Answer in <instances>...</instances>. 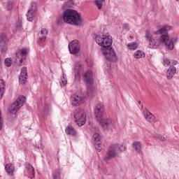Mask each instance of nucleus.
Returning <instances> with one entry per match:
<instances>
[{
	"instance_id": "nucleus-1",
	"label": "nucleus",
	"mask_w": 179,
	"mask_h": 179,
	"mask_svg": "<svg viewBox=\"0 0 179 179\" xmlns=\"http://www.w3.org/2000/svg\"><path fill=\"white\" fill-rule=\"evenodd\" d=\"M94 37L96 43L102 47V54L106 59L110 62H117L118 61V57H117L115 51L111 47L113 45V39L111 37L108 35H103L101 36L96 34H94Z\"/></svg>"
},
{
	"instance_id": "nucleus-2",
	"label": "nucleus",
	"mask_w": 179,
	"mask_h": 179,
	"mask_svg": "<svg viewBox=\"0 0 179 179\" xmlns=\"http://www.w3.org/2000/svg\"><path fill=\"white\" fill-rule=\"evenodd\" d=\"M145 38L148 41V48L156 49L160 45V43H165V45L168 50H174V42L173 40L169 39V34H162L159 38L153 37V34L150 33V31L145 30Z\"/></svg>"
},
{
	"instance_id": "nucleus-3",
	"label": "nucleus",
	"mask_w": 179,
	"mask_h": 179,
	"mask_svg": "<svg viewBox=\"0 0 179 179\" xmlns=\"http://www.w3.org/2000/svg\"><path fill=\"white\" fill-rule=\"evenodd\" d=\"M63 20L64 23L79 26L82 23V18L78 11L71 9H66L63 13Z\"/></svg>"
},
{
	"instance_id": "nucleus-4",
	"label": "nucleus",
	"mask_w": 179,
	"mask_h": 179,
	"mask_svg": "<svg viewBox=\"0 0 179 179\" xmlns=\"http://www.w3.org/2000/svg\"><path fill=\"white\" fill-rule=\"evenodd\" d=\"M24 103H26V96L21 95L11 104L8 110V121L12 122L13 120H15L16 113L19 111V109L21 108V107H23Z\"/></svg>"
},
{
	"instance_id": "nucleus-5",
	"label": "nucleus",
	"mask_w": 179,
	"mask_h": 179,
	"mask_svg": "<svg viewBox=\"0 0 179 179\" xmlns=\"http://www.w3.org/2000/svg\"><path fill=\"white\" fill-rule=\"evenodd\" d=\"M124 150H127V147L122 145H120L118 143L112 144L110 145L106 153L103 162H105V163H108L110 160L118 156V152H124Z\"/></svg>"
},
{
	"instance_id": "nucleus-6",
	"label": "nucleus",
	"mask_w": 179,
	"mask_h": 179,
	"mask_svg": "<svg viewBox=\"0 0 179 179\" xmlns=\"http://www.w3.org/2000/svg\"><path fill=\"white\" fill-rule=\"evenodd\" d=\"M103 114H104V105L103 103H98L94 108V115L95 118L100 125L103 128L107 129L110 124H111V120L103 118Z\"/></svg>"
},
{
	"instance_id": "nucleus-7",
	"label": "nucleus",
	"mask_w": 179,
	"mask_h": 179,
	"mask_svg": "<svg viewBox=\"0 0 179 179\" xmlns=\"http://www.w3.org/2000/svg\"><path fill=\"white\" fill-rule=\"evenodd\" d=\"M73 114L78 127H82L86 124V114H85V111L83 110L80 108L76 109Z\"/></svg>"
},
{
	"instance_id": "nucleus-8",
	"label": "nucleus",
	"mask_w": 179,
	"mask_h": 179,
	"mask_svg": "<svg viewBox=\"0 0 179 179\" xmlns=\"http://www.w3.org/2000/svg\"><path fill=\"white\" fill-rule=\"evenodd\" d=\"M84 81L87 86V94H89L93 86V71L88 70L84 73Z\"/></svg>"
},
{
	"instance_id": "nucleus-9",
	"label": "nucleus",
	"mask_w": 179,
	"mask_h": 179,
	"mask_svg": "<svg viewBox=\"0 0 179 179\" xmlns=\"http://www.w3.org/2000/svg\"><path fill=\"white\" fill-rule=\"evenodd\" d=\"M69 50L70 54L73 55H76L80 51V43H79V41L74 40L69 43Z\"/></svg>"
},
{
	"instance_id": "nucleus-10",
	"label": "nucleus",
	"mask_w": 179,
	"mask_h": 179,
	"mask_svg": "<svg viewBox=\"0 0 179 179\" xmlns=\"http://www.w3.org/2000/svg\"><path fill=\"white\" fill-rule=\"evenodd\" d=\"M36 12H37V3L31 2V8L28 10L26 14L27 19L29 22H33L36 16Z\"/></svg>"
},
{
	"instance_id": "nucleus-11",
	"label": "nucleus",
	"mask_w": 179,
	"mask_h": 179,
	"mask_svg": "<svg viewBox=\"0 0 179 179\" xmlns=\"http://www.w3.org/2000/svg\"><path fill=\"white\" fill-rule=\"evenodd\" d=\"M0 50L3 54H6L8 51V38L5 34L0 36Z\"/></svg>"
},
{
	"instance_id": "nucleus-12",
	"label": "nucleus",
	"mask_w": 179,
	"mask_h": 179,
	"mask_svg": "<svg viewBox=\"0 0 179 179\" xmlns=\"http://www.w3.org/2000/svg\"><path fill=\"white\" fill-rule=\"evenodd\" d=\"M100 139H101L100 134H99L98 133L94 134L92 136V141H94L95 149L98 152H101V142H100Z\"/></svg>"
},
{
	"instance_id": "nucleus-13",
	"label": "nucleus",
	"mask_w": 179,
	"mask_h": 179,
	"mask_svg": "<svg viewBox=\"0 0 179 179\" xmlns=\"http://www.w3.org/2000/svg\"><path fill=\"white\" fill-rule=\"evenodd\" d=\"M84 101H85V99L82 96L73 95L71 98V104L74 106V107H78L80 106V104H83Z\"/></svg>"
},
{
	"instance_id": "nucleus-14",
	"label": "nucleus",
	"mask_w": 179,
	"mask_h": 179,
	"mask_svg": "<svg viewBox=\"0 0 179 179\" xmlns=\"http://www.w3.org/2000/svg\"><path fill=\"white\" fill-rule=\"evenodd\" d=\"M27 82V68L26 66L22 67L20 75L19 77V83L21 85H24Z\"/></svg>"
},
{
	"instance_id": "nucleus-15",
	"label": "nucleus",
	"mask_w": 179,
	"mask_h": 179,
	"mask_svg": "<svg viewBox=\"0 0 179 179\" xmlns=\"http://www.w3.org/2000/svg\"><path fill=\"white\" fill-rule=\"evenodd\" d=\"M80 71H82V64H77L74 69V80L79 82L80 80Z\"/></svg>"
},
{
	"instance_id": "nucleus-16",
	"label": "nucleus",
	"mask_w": 179,
	"mask_h": 179,
	"mask_svg": "<svg viewBox=\"0 0 179 179\" xmlns=\"http://www.w3.org/2000/svg\"><path fill=\"white\" fill-rule=\"evenodd\" d=\"M143 113L144 118H145L146 120L148 121V122H153V121H155V116L152 113H150V111H149V110L145 108L143 111Z\"/></svg>"
},
{
	"instance_id": "nucleus-17",
	"label": "nucleus",
	"mask_w": 179,
	"mask_h": 179,
	"mask_svg": "<svg viewBox=\"0 0 179 179\" xmlns=\"http://www.w3.org/2000/svg\"><path fill=\"white\" fill-rule=\"evenodd\" d=\"M176 72H177V69H176V66L169 67L166 71L167 79L169 80H170V79H173V76H174Z\"/></svg>"
},
{
	"instance_id": "nucleus-18",
	"label": "nucleus",
	"mask_w": 179,
	"mask_h": 179,
	"mask_svg": "<svg viewBox=\"0 0 179 179\" xmlns=\"http://www.w3.org/2000/svg\"><path fill=\"white\" fill-rule=\"evenodd\" d=\"M48 35V31H47V29H42L41 30V36L38 40V43H44L45 41V39L47 38V36Z\"/></svg>"
},
{
	"instance_id": "nucleus-19",
	"label": "nucleus",
	"mask_w": 179,
	"mask_h": 179,
	"mask_svg": "<svg viewBox=\"0 0 179 179\" xmlns=\"http://www.w3.org/2000/svg\"><path fill=\"white\" fill-rule=\"evenodd\" d=\"M62 177H64V173H62V170L61 169L55 170L52 173V179H62Z\"/></svg>"
},
{
	"instance_id": "nucleus-20",
	"label": "nucleus",
	"mask_w": 179,
	"mask_h": 179,
	"mask_svg": "<svg viewBox=\"0 0 179 179\" xmlns=\"http://www.w3.org/2000/svg\"><path fill=\"white\" fill-rule=\"evenodd\" d=\"M5 170L8 176H13V173L15 172V165L12 164H7L5 166Z\"/></svg>"
},
{
	"instance_id": "nucleus-21",
	"label": "nucleus",
	"mask_w": 179,
	"mask_h": 179,
	"mask_svg": "<svg viewBox=\"0 0 179 179\" xmlns=\"http://www.w3.org/2000/svg\"><path fill=\"white\" fill-rule=\"evenodd\" d=\"M25 167L27 170H28L30 178H34V174H36V171H34V168L33 167V166H31V164H30L29 163H27L25 164Z\"/></svg>"
},
{
	"instance_id": "nucleus-22",
	"label": "nucleus",
	"mask_w": 179,
	"mask_h": 179,
	"mask_svg": "<svg viewBox=\"0 0 179 179\" xmlns=\"http://www.w3.org/2000/svg\"><path fill=\"white\" fill-rule=\"evenodd\" d=\"M65 132L66 135H71V136H75L76 135V130L72 126H67L65 129Z\"/></svg>"
},
{
	"instance_id": "nucleus-23",
	"label": "nucleus",
	"mask_w": 179,
	"mask_h": 179,
	"mask_svg": "<svg viewBox=\"0 0 179 179\" xmlns=\"http://www.w3.org/2000/svg\"><path fill=\"white\" fill-rule=\"evenodd\" d=\"M3 93H5V81L0 79V100L3 97Z\"/></svg>"
},
{
	"instance_id": "nucleus-24",
	"label": "nucleus",
	"mask_w": 179,
	"mask_h": 179,
	"mask_svg": "<svg viewBox=\"0 0 179 179\" xmlns=\"http://www.w3.org/2000/svg\"><path fill=\"white\" fill-rule=\"evenodd\" d=\"M133 148L137 152L139 153L142 150V144L140 141H135L133 143Z\"/></svg>"
},
{
	"instance_id": "nucleus-25",
	"label": "nucleus",
	"mask_w": 179,
	"mask_h": 179,
	"mask_svg": "<svg viewBox=\"0 0 179 179\" xmlns=\"http://www.w3.org/2000/svg\"><path fill=\"white\" fill-rule=\"evenodd\" d=\"M134 58L136 59H139V58H145V52H142V50H137L134 53Z\"/></svg>"
},
{
	"instance_id": "nucleus-26",
	"label": "nucleus",
	"mask_w": 179,
	"mask_h": 179,
	"mask_svg": "<svg viewBox=\"0 0 179 179\" xmlns=\"http://www.w3.org/2000/svg\"><path fill=\"white\" fill-rule=\"evenodd\" d=\"M51 110V104L45 103L43 106V113L48 114L49 111Z\"/></svg>"
},
{
	"instance_id": "nucleus-27",
	"label": "nucleus",
	"mask_w": 179,
	"mask_h": 179,
	"mask_svg": "<svg viewBox=\"0 0 179 179\" xmlns=\"http://www.w3.org/2000/svg\"><path fill=\"white\" fill-rule=\"evenodd\" d=\"M129 50H135L138 48V43L136 42H132L127 45Z\"/></svg>"
},
{
	"instance_id": "nucleus-28",
	"label": "nucleus",
	"mask_w": 179,
	"mask_h": 179,
	"mask_svg": "<svg viewBox=\"0 0 179 179\" xmlns=\"http://www.w3.org/2000/svg\"><path fill=\"white\" fill-rule=\"evenodd\" d=\"M15 63L17 64V65H22V64L23 63V59L20 57V56H18L17 53H16L15 55Z\"/></svg>"
},
{
	"instance_id": "nucleus-29",
	"label": "nucleus",
	"mask_w": 179,
	"mask_h": 179,
	"mask_svg": "<svg viewBox=\"0 0 179 179\" xmlns=\"http://www.w3.org/2000/svg\"><path fill=\"white\" fill-rule=\"evenodd\" d=\"M68 83V80H66V76L63 74L62 82L60 83L61 86H65Z\"/></svg>"
},
{
	"instance_id": "nucleus-30",
	"label": "nucleus",
	"mask_w": 179,
	"mask_h": 179,
	"mask_svg": "<svg viewBox=\"0 0 179 179\" xmlns=\"http://www.w3.org/2000/svg\"><path fill=\"white\" fill-rule=\"evenodd\" d=\"M4 65H6V66H12V59L10 58H6L4 60Z\"/></svg>"
},
{
	"instance_id": "nucleus-31",
	"label": "nucleus",
	"mask_w": 179,
	"mask_h": 179,
	"mask_svg": "<svg viewBox=\"0 0 179 179\" xmlns=\"http://www.w3.org/2000/svg\"><path fill=\"white\" fill-rule=\"evenodd\" d=\"M95 4L96 5L98 9H101L103 8V1L101 0H96Z\"/></svg>"
},
{
	"instance_id": "nucleus-32",
	"label": "nucleus",
	"mask_w": 179,
	"mask_h": 179,
	"mask_svg": "<svg viewBox=\"0 0 179 179\" xmlns=\"http://www.w3.org/2000/svg\"><path fill=\"white\" fill-rule=\"evenodd\" d=\"M7 10H12L13 9V1H8L6 5Z\"/></svg>"
},
{
	"instance_id": "nucleus-33",
	"label": "nucleus",
	"mask_w": 179,
	"mask_h": 179,
	"mask_svg": "<svg viewBox=\"0 0 179 179\" xmlns=\"http://www.w3.org/2000/svg\"><path fill=\"white\" fill-rule=\"evenodd\" d=\"M164 33H166V31H170L171 30V27L166 25L165 27H162Z\"/></svg>"
},
{
	"instance_id": "nucleus-34",
	"label": "nucleus",
	"mask_w": 179,
	"mask_h": 179,
	"mask_svg": "<svg viewBox=\"0 0 179 179\" xmlns=\"http://www.w3.org/2000/svg\"><path fill=\"white\" fill-rule=\"evenodd\" d=\"M171 63V62H170L169 59H164L163 65L164 66H169V65H170Z\"/></svg>"
},
{
	"instance_id": "nucleus-35",
	"label": "nucleus",
	"mask_w": 179,
	"mask_h": 179,
	"mask_svg": "<svg viewBox=\"0 0 179 179\" xmlns=\"http://www.w3.org/2000/svg\"><path fill=\"white\" fill-rule=\"evenodd\" d=\"M3 125V120H2V113L0 110V131L2 129Z\"/></svg>"
},
{
	"instance_id": "nucleus-36",
	"label": "nucleus",
	"mask_w": 179,
	"mask_h": 179,
	"mask_svg": "<svg viewBox=\"0 0 179 179\" xmlns=\"http://www.w3.org/2000/svg\"><path fill=\"white\" fill-rule=\"evenodd\" d=\"M164 29L161 28L160 29H158L157 31L154 32V34L157 35V34H163L164 32Z\"/></svg>"
},
{
	"instance_id": "nucleus-37",
	"label": "nucleus",
	"mask_w": 179,
	"mask_h": 179,
	"mask_svg": "<svg viewBox=\"0 0 179 179\" xmlns=\"http://www.w3.org/2000/svg\"><path fill=\"white\" fill-rule=\"evenodd\" d=\"M27 55V50L26 49H22L20 50V55L24 56Z\"/></svg>"
},
{
	"instance_id": "nucleus-38",
	"label": "nucleus",
	"mask_w": 179,
	"mask_h": 179,
	"mask_svg": "<svg viewBox=\"0 0 179 179\" xmlns=\"http://www.w3.org/2000/svg\"><path fill=\"white\" fill-rule=\"evenodd\" d=\"M123 29H124V30H126L127 31H128V30H129V24H124L123 25Z\"/></svg>"
},
{
	"instance_id": "nucleus-39",
	"label": "nucleus",
	"mask_w": 179,
	"mask_h": 179,
	"mask_svg": "<svg viewBox=\"0 0 179 179\" xmlns=\"http://www.w3.org/2000/svg\"><path fill=\"white\" fill-rule=\"evenodd\" d=\"M158 138L160 141H162L163 142H165L166 141V137L163 136L162 135H159Z\"/></svg>"
},
{
	"instance_id": "nucleus-40",
	"label": "nucleus",
	"mask_w": 179,
	"mask_h": 179,
	"mask_svg": "<svg viewBox=\"0 0 179 179\" xmlns=\"http://www.w3.org/2000/svg\"><path fill=\"white\" fill-rule=\"evenodd\" d=\"M173 65H177V61L173 60Z\"/></svg>"
},
{
	"instance_id": "nucleus-41",
	"label": "nucleus",
	"mask_w": 179,
	"mask_h": 179,
	"mask_svg": "<svg viewBox=\"0 0 179 179\" xmlns=\"http://www.w3.org/2000/svg\"><path fill=\"white\" fill-rule=\"evenodd\" d=\"M129 37H130V38H134V36H130Z\"/></svg>"
},
{
	"instance_id": "nucleus-42",
	"label": "nucleus",
	"mask_w": 179,
	"mask_h": 179,
	"mask_svg": "<svg viewBox=\"0 0 179 179\" xmlns=\"http://www.w3.org/2000/svg\"><path fill=\"white\" fill-rule=\"evenodd\" d=\"M141 108L142 110H143V105H141Z\"/></svg>"
},
{
	"instance_id": "nucleus-43",
	"label": "nucleus",
	"mask_w": 179,
	"mask_h": 179,
	"mask_svg": "<svg viewBox=\"0 0 179 179\" xmlns=\"http://www.w3.org/2000/svg\"><path fill=\"white\" fill-rule=\"evenodd\" d=\"M138 104H141V101H138Z\"/></svg>"
},
{
	"instance_id": "nucleus-44",
	"label": "nucleus",
	"mask_w": 179,
	"mask_h": 179,
	"mask_svg": "<svg viewBox=\"0 0 179 179\" xmlns=\"http://www.w3.org/2000/svg\"><path fill=\"white\" fill-rule=\"evenodd\" d=\"M176 2H179V0H176Z\"/></svg>"
},
{
	"instance_id": "nucleus-45",
	"label": "nucleus",
	"mask_w": 179,
	"mask_h": 179,
	"mask_svg": "<svg viewBox=\"0 0 179 179\" xmlns=\"http://www.w3.org/2000/svg\"><path fill=\"white\" fill-rule=\"evenodd\" d=\"M59 1H64V0H59Z\"/></svg>"
}]
</instances>
